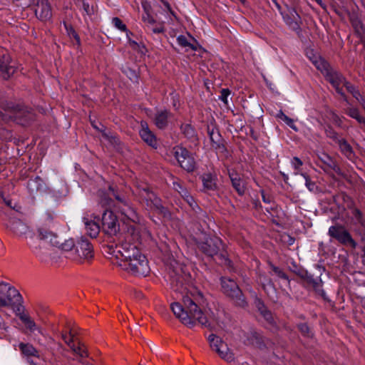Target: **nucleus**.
Listing matches in <instances>:
<instances>
[{"label": "nucleus", "mask_w": 365, "mask_h": 365, "mask_svg": "<svg viewBox=\"0 0 365 365\" xmlns=\"http://www.w3.org/2000/svg\"><path fill=\"white\" fill-rule=\"evenodd\" d=\"M171 309L175 317L188 327H193L199 324L210 329L216 327L223 329L224 324L220 320V316L213 312L209 316L205 315L194 299L188 296L183 297V305L178 302L171 304Z\"/></svg>", "instance_id": "obj_1"}, {"label": "nucleus", "mask_w": 365, "mask_h": 365, "mask_svg": "<svg viewBox=\"0 0 365 365\" xmlns=\"http://www.w3.org/2000/svg\"><path fill=\"white\" fill-rule=\"evenodd\" d=\"M106 252L111 263L121 269L122 263L133 261L137 257H141V260H144V255L141 253L137 246L128 242H122L115 247H108Z\"/></svg>", "instance_id": "obj_2"}, {"label": "nucleus", "mask_w": 365, "mask_h": 365, "mask_svg": "<svg viewBox=\"0 0 365 365\" xmlns=\"http://www.w3.org/2000/svg\"><path fill=\"white\" fill-rule=\"evenodd\" d=\"M22 302V296L14 287L0 281V309L9 308L17 314L23 309Z\"/></svg>", "instance_id": "obj_3"}, {"label": "nucleus", "mask_w": 365, "mask_h": 365, "mask_svg": "<svg viewBox=\"0 0 365 365\" xmlns=\"http://www.w3.org/2000/svg\"><path fill=\"white\" fill-rule=\"evenodd\" d=\"M93 257V249L91 242L84 237H81L75 245L74 250L66 255V258L78 263L89 262Z\"/></svg>", "instance_id": "obj_4"}, {"label": "nucleus", "mask_w": 365, "mask_h": 365, "mask_svg": "<svg viewBox=\"0 0 365 365\" xmlns=\"http://www.w3.org/2000/svg\"><path fill=\"white\" fill-rule=\"evenodd\" d=\"M221 284L223 292L231 297L237 306L245 307L247 305L245 297L234 280L222 277L221 279Z\"/></svg>", "instance_id": "obj_5"}, {"label": "nucleus", "mask_w": 365, "mask_h": 365, "mask_svg": "<svg viewBox=\"0 0 365 365\" xmlns=\"http://www.w3.org/2000/svg\"><path fill=\"white\" fill-rule=\"evenodd\" d=\"M207 340L212 350L217 353L222 359L227 363L234 361L235 357L233 353L230 350L227 344L219 336L212 334L209 335Z\"/></svg>", "instance_id": "obj_6"}, {"label": "nucleus", "mask_w": 365, "mask_h": 365, "mask_svg": "<svg viewBox=\"0 0 365 365\" xmlns=\"http://www.w3.org/2000/svg\"><path fill=\"white\" fill-rule=\"evenodd\" d=\"M172 153L182 168L187 171H192L195 167V160L190 152L183 147L175 146Z\"/></svg>", "instance_id": "obj_7"}, {"label": "nucleus", "mask_w": 365, "mask_h": 365, "mask_svg": "<svg viewBox=\"0 0 365 365\" xmlns=\"http://www.w3.org/2000/svg\"><path fill=\"white\" fill-rule=\"evenodd\" d=\"M329 235L336 240L339 243L344 245H349L354 249L357 246V243L352 238L350 233L344 228V227L336 225L331 226L328 231Z\"/></svg>", "instance_id": "obj_8"}, {"label": "nucleus", "mask_w": 365, "mask_h": 365, "mask_svg": "<svg viewBox=\"0 0 365 365\" xmlns=\"http://www.w3.org/2000/svg\"><path fill=\"white\" fill-rule=\"evenodd\" d=\"M122 269L135 276H145L149 273L148 262L144 255V260L137 257L133 261L122 263Z\"/></svg>", "instance_id": "obj_9"}, {"label": "nucleus", "mask_w": 365, "mask_h": 365, "mask_svg": "<svg viewBox=\"0 0 365 365\" xmlns=\"http://www.w3.org/2000/svg\"><path fill=\"white\" fill-rule=\"evenodd\" d=\"M109 192L110 195L115 197L118 201V210L121 215L124 217L122 220H128L133 223H136L139 221V217L135 212V210L131 205L125 200L121 199L115 192L114 189L111 187H109Z\"/></svg>", "instance_id": "obj_10"}, {"label": "nucleus", "mask_w": 365, "mask_h": 365, "mask_svg": "<svg viewBox=\"0 0 365 365\" xmlns=\"http://www.w3.org/2000/svg\"><path fill=\"white\" fill-rule=\"evenodd\" d=\"M200 247L207 255L210 257H220L227 261V259L225 258L222 254L219 255L222 247V242L220 238L217 237H209L205 242L200 244Z\"/></svg>", "instance_id": "obj_11"}, {"label": "nucleus", "mask_w": 365, "mask_h": 365, "mask_svg": "<svg viewBox=\"0 0 365 365\" xmlns=\"http://www.w3.org/2000/svg\"><path fill=\"white\" fill-rule=\"evenodd\" d=\"M102 230L108 235H115L120 230L117 217L110 210H106L103 214Z\"/></svg>", "instance_id": "obj_12"}, {"label": "nucleus", "mask_w": 365, "mask_h": 365, "mask_svg": "<svg viewBox=\"0 0 365 365\" xmlns=\"http://www.w3.org/2000/svg\"><path fill=\"white\" fill-rule=\"evenodd\" d=\"M11 230L19 237H24L26 239L29 238L28 245L34 250L36 254L37 253L36 247L34 246V237L29 227L21 220H15L11 225Z\"/></svg>", "instance_id": "obj_13"}, {"label": "nucleus", "mask_w": 365, "mask_h": 365, "mask_svg": "<svg viewBox=\"0 0 365 365\" xmlns=\"http://www.w3.org/2000/svg\"><path fill=\"white\" fill-rule=\"evenodd\" d=\"M141 197L145 200L149 209L158 213L165 214V208L161 204L160 200L148 188H144L140 193Z\"/></svg>", "instance_id": "obj_14"}, {"label": "nucleus", "mask_w": 365, "mask_h": 365, "mask_svg": "<svg viewBox=\"0 0 365 365\" xmlns=\"http://www.w3.org/2000/svg\"><path fill=\"white\" fill-rule=\"evenodd\" d=\"M0 71L4 78H10L16 71L15 63L13 62L9 54H4L0 58Z\"/></svg>", "instance_id": "obj_15"}, {"label": "nucleus", "mask_w": 365, "mask_h": 365, "mask_svg": "<svg viewBox=\"0 0 365 365\" xmlns=\"http://www.w3.org/2000/svg\"><path fill=\"white\" fill-rule=\"evenodd\" d=\"M283 19L286 24L292 30L299 29L301 18L296 10L293 8L287 9V11L282 13Z\"/></svg>", "instance_id": "obj_16"}, {"label": "nucleus", "mask_w": 365, "mask_h": 365, "mask_svg": "<svg viewBox=\"0 0 365 365\" xmlns=\"http://www.w3.org/2000/svg\"><path fill=\"white\" fill-rule=\"evenodd\" d=\"M35 14L41 21L50 19L52 13L48 0H38L35 7Z\"/></svg>", "instance_id": "obj_17"}, {"label": "nucleus", "mask_w": 365, "mask_h": 365, "mask_svg": "<svg viewBox=\"0 0 365 365\" xmlns=\"http://www.w3.org/2000/svg\"><path fill=\"white\" fill-rule=\"evenodd\" d=\"M144 9L145 13L142 16V21L145 26L153 33H162L164 30L163 24L155 21V19L148 12V9L145 7Z\"/></svg>", "instance_id": "obj_18"}, {"label": "nucleus", "mask_w": 365, "mask_h": 365, "mask_svg": "<svg viewBox=\"0 0 365 365\" xmlns=\"http://www.w3.org/2000/svg\"><path fill=\"white\" fill-rule=\"evenodd\" d=\"M139 134L142 140L148 145L156 148L158 145L157 138L154 133L150 130L145 121H141Z\"/></svg>", "instance_id": "obj_19"}, {"label": "nucleus", "mask_w": 365, "mask_h": 365, "mask_svg": "<svg viewBox=\"0 0 365 365\" xmlns=\"http://www.w3.org/2000/svg\"><path fill=\"white\" fill-rule=\"evenodd\" d=\"M327 78L335 88L337 93L343 96L342 85L345 83V78L342 75L336 71H330L327 73Z\"/></svg>", "instance_id": "obj_20"}, {"label": "nucleus", "mask_w": 365, "mask_h": 365, "mask_svg": "<svg viewBox=\"0 0 365 365\" xmlns=\"http://www.w3.org/2000/svg\"><path fill=\"white\" fill-rule=\"evenodd\" d=\"M207 132L212 143V147L218 152H224L225 150V148L222 143L221 135L217 129L214 128L210 129L208 128Z\"/></svg>", "instance_id": "obj_21"}, {"label": "nucleus", "mask_w": 365, "mask_h": 365, "mask_svg": "<svg viewBox=\"0 0 365 365\" xmlns=\"http://www.w3.org/2000/svg\"><path fill=\"white\" fill-rule=\"evenodd\" d=\"M83 222L87 234L91 237H96L100 232V226L98 223L89 217L88 215L83 217Z\"/></svg>", "instance_id": "obj_22"}, {"label": "nucleus", "mask_w": 365, "mask_h": 365, "mask_svg": "<svg viewBox=\"0 0 365 365\" xmlns=\"http://www.w3.org/2000/svg\"><path fill=\"white\" fill-rule=\"evenodd\" d=\"M19 315L21 321L24 324L26 328L31 332L37 331L38 334L43 335V332L42 329L38 327L35 322L27 314L23 313V310L16 314Z\"/></svg>", "instance_id": "obj_23"}, {"label": "nucleus", "mask_w": 365, "mask_h": 365, "mask_svg": "<svg viewBox=\"0 0 365 365\" xmlns=\"http://www.w3.org/2000/svg\"><path fill=\"white\" fill-rule=\"evenodd\" d=\"M170 117V113L166 110H157L153 117L155 125L160 129L165 128Z\"/></svg>", "instance_id": "obj_24"}, {"label": "nucleus", "mask_w": 365, "mask_h": 365, "mask_svg": "<svg viewBox=\"0 0 365 365\" xmlns=\"http://www.w3.org/2000/svg\"><path fill=\"white\" fill-rule=\"evenodd\" d=\"M38 238L46 243L51 244L53 246H58L60 245L55 234L43 228H39L38 230Z\"/></svg>", "instance_id": "obj_25"}, {"label": "nucleus", "mask_w": 365, "mask_h": 365, "mask_svg": "<svg viewBox=\"0 0 365 365\" xmlns=\"http://www.w3.org/2000/svg\"><path fill=\"white\" fill-rule=\"evenodd\" d=\"M229 176L232 182V185L240 195H244L245 187L244 182L237 173L234 172L229 173Z\"/></svg>", "instance_id": "obj_26"}, {"label": "nucleus", "mask_w": 365, "mask_h": 365, "mask_svg": "<svg viewBox=\"0 0 365 365\" xmlns=\"http://www.w3.org/2000/svg\"><path fill=\"white\" fill-rule=\"evenodd\" d=\"M257 282L261 284L265 292L274 289L272 279L265 273L259 272Z\"/></svg>", "instance_id": "obj_27"}, {"label": "nucleus", "mask_w": 365, "mask_h": 365, "mask_svg": "<svg viewBox=\"0 0 365 365\" xmlns=\"http://www.w3.org/2000/svg\"><path fill=\"white\" fill-rule=\"evenodd\" d=\"M204 187L207 190H215L216 188V178L211 173H205L202 176Z\"/></svg>", "instance_id": "obj_28"}, {"label": "nucleus", "mask_w": 365, "mask_h": 365, "mask_svg": "<svg viewBox=\"0 0 365 365\" xmlns=\"http://www.w3.org/2000/svg\"><path fill=\"white\" fill-rule=\"evenodd\" d=\"M255 303L259 312H260L261 315L264 318V319L267 321L269 323H272V314L267 309L263 302L259 299H257Z\"/></svg>", "instance_id": "obj_29"}, {"label": "nucleus", "mask_w": 365, "mask_h": 365, "mask_svg": "<svg viewBox=\"0 0 365 365\" xmlns=\"http://www.w3.org/2000/svg\"><path fill=\"white\" fill-rule=\"evenodd\" d=\"M177 41L180 46L185 48L187 51H188L189 49L196 51L197 49V43L194 40V43L190 42L185 36H179L177 38Z\"/></svg>", "instance_id": "obj_30"}, {"label": "nucleus", "mask_w": 365, "mask_h": 365, "mask_svg": "<svg viewBox=\"0 0 365 365\" xmlns=\"http://www.w3.org/2000/svg\"><path fill=\"white\" fill-rule=\"evenodd\" d=\"M338 143L341 153L348 158L352 159L354 154L351 145L344 139L339 140Z\"/></svg>", "instance_id": "obj_31"}, {"label": "nucleus", "mask_w": 365, "mask_h": 365, "mask_svg": "<svg viewBox=\"0 0 365 365\" xmlns=\"http://www.w3.org/2000/svg\"><path fill=\"white\" fill-rule=\"evenodd\" d=\"M181 131L183 135L191 140H195L197 139L195 129L190 124H182L181 125Z\"/></svg>", "instance_id": "obj_32"}, {"label": "nucleus", "mask_w": 365, "mask_h": 365, "mask_svg": "<svg viewBox=\"0 0 365 365\" xmlns=\"http://www.w3.org/2000/svg\"><path fill=\"white\" fill-rule=\"evenodd\" d=\"M19 349L22 354L26 356H37L38 351L31 344L21 343Z\"/></svg>", "instance_id": "obj_33"}, {"label": "nucleus", "mask_w": 365, "mask_h": 365, "mask_svg": "<svg viewBox=\"0 0 365 365\" xmlns=\"http://www.w3.org/2000/svg\"><path fill=\"white\" fill-rule=\"evenodd\" d=\"M73 352L81 358H85L88 356L87 351L83 344L78 343V346L73 344L71 346Z\"/></svg>", "instance_id": "obj_34"}, {"label": "nucleus", "mask_w": 365, "mask_h": 365, "mask_svg": "<svg viewBox=\"0 0 365 365\" xmlns=\"http://www.w3.org/2000/svg\"><path fill=\"white\" fill-rule=\"evenodd\" d=\"M170 285L174 291L182 292V281L180 277H171Z\"/></svg>", "instance_id": "obj_35"}, {"label": "nucleus", "mask_w": 365, "mask_h": 365, "mask_svg": "<svg viewBox=\"0 0 365 365\" xmlns=\"http://www.w3.org/2000/svg\"><path fill=\"white\" fill-rule=\"evenodd\" d=\"M173 187L184 199H186L190 195L188 191L182 187V184L178 180L173 182Z\"/></svg>", "instance_id": "obj_36"}, {"label": "nucleus", "mask_w": 365, "mask_h": 365, "mask_svg": "<svg viewBox=\"0 0 365 365\" xmlns=\"http://www.w3.org/2000/svg\"><path fill=\"white\" fill-rule=\"evenodd\" d=\"M173 187L184 199H186L190 195L188 191L182 187V184L178 180L173 182Z\"/></svg>", "instance_id": "obj_37"}, {"label": "nucleus", "mask_w": 365, "mask_h": 365, "mask_svg": "<svg viewBox=\"0 0 365 365\" xmlns=\"http://www.w3.org/2000/svg\"><path fill=\"white\" fill-rule=\"evenodd\" d=\"M112 23L114 25V26L119 29L121 31L126 32L127 36H128V34L130 32L127 30V27L125 24L123 23V21L118 17H114L112 19Z\"/></svg>", "instance_id": "obj_38"}, {"label": "nucleus", "mask_w": 365, "mask_h": 365, "mask_svg": "<svg viewBox=\"0 0 365 365\" xmlns=\"http://www.w3.org/2000/svg\"><path fill=\"white\" fill-rule=\"evenodd\" d=\"M278 118H279L282 120H283L291 128L294 129V130H297L294 120L292 118H289L287 115H286L282 112H280L278 114Z\"/></svg>", "instance_id": "obj_39"}, {"label": "nucleus", "mask_w": 365, "mask_h": 365, "mask_svg": "<svg viewBox=\"0 0 365 365\" xmlns=\"http://www.w3.org/2000/svg\"><path fill=\"white\" fill-rule=\"evenodd\" d=\"M346 113L351 118L356 119L358 122L362 118L360 115L359 110L356 108L350 107L347 108Z\"/></svg>", "instance_id": "obj_40"}, {"label": "nucleus", "mask_w": 365, "mask_h": 365, "mask_svg": "<svg viewBox=\"0 0 365 365\" xmlns=\"http://www.w3.org/2000/svg\"><path fill=\"white\" fill-rule=\"evenodd\" d=\"M65 29L66 30L67 34L70 38H73L76 40L78 43H80V38L75 31V30L73 29L71 26H68L66 24H64Z\"/></svg>", "instance_id": "obj_41"}, {"label": "nucleus", "mask_w": 365, "mask_h": 365, "mask_svg": "<svg viewBox=\"0 0 365 365\" xmlns=\"http://www.w3.org/2000/svg\"><path fill=\"white\" fill-rule=\"evenodd\" d=\"M75 245L71 240L66 241L63 244H61V249L65 252V257L71 250H74Z\"/></svg>", "instance_id": "obj_42"}, {"label": "nucleus", "mask_w": 365, "mask_h": 365, "mask_svg": "<svg viewBox=\"0 0 365 365\" xmlns=\"http://www.w3.org/2000/svg\"><path fill=\"white\" fill-rule=\"evenodd\" d=\"M291 163H292V167L295 170L294 174L295 175L301 174L299 173V170H300V168L302 167V165L303 164L302 161L299 158H298L297 157H294L292 160Z\"/></svg>", "instance_id": "obj_43"}, {"label": "nucleus", "mask_w": 365, "mask_h": 365, "mask_svg": "<svg viewBox=\"0 0 365 365\" xmlns=\"http://www.w3.org/2000/svg\"><path fill=\"white\" fill-rule=\"evenodd\" d=\"M62 339L65 341V343L66 344H68L70 347H71V346L74 344L73 341L75 339H74V336L72 333V330L70 331L69 336H67L66 334H63Z\"/></svg>", "instance_id": "obj_44"}, {"label": "nucleus", "mask_w": 365, "mask_h": 365, "mask_svg": "<svg viewBox=\"0 0 365 365\" xmlns=\"http://www.w3.org/2000/svg\"><path fill=\"white\" fill-rule=\"evenodd\" d=\"M230 94V91L229 89H222L220 93V99L225 103L227 104V98Z\"/></svg>", "instance_id": "obj_45"}, {"label": "nucleus", "mask_w": 365, "mask_h": 365, "mask_svg": "<svg viewBox=\"0 0 365 365\" xmlns=\"http://www.w3.org/2000/svg\"><path fill=\"white\" fill-rule=\"evenodd\" d=\"M272 270L274 272V273L280 278L288 280L287 275L279 267H277L275 266H272Z\"/></svg>", "instance_id": "obj_46"}, {"label": "nucleus", "mask_w": 365, "mask_h": 365, "mask_svg": "<svg viewBox=\"0 0 365 365\" xmlns=\"http://www.w3.org/2000/svg\"><path fill=\"white\" fill-rule=\"evenodd\" d=\"M320 159L329 167L332 168L334 165L333 160L327 155L323 154Z\"/></svg>", "instance_id": "obj_47"}, {"label": "nucleus", "mask_w": 365, "mask_h": 365, "mask_svg": "<svg viewBox=\"0 0 365 365\" xmlns=\"http://www.w3.org/2000/svg\"><path fill=\"white\" fill-rule=\"evenodd\" d=\"M4 201L8 207H11L13 210L19 211V209L21 208L16 203H14L12 200L10 199L4 198Z\"/></svg>", "instance_id": "obj_48"}, {"label": "nucleus", "mask_w": 365, "mask_h": 365, "mask_svg": "<svg viewBox=\"0 0 365 365\" xmlns=\"http://www.w3.org/2000/svg\"><path fill=\"white\" fill-rule=\"evenodd\" d=\"M299 329L304 336H309V328L306 324H301L298 326Z\"/></svg>", "instance_id": "obj_49"}, {"label": "nucleus", "mask_w": 365, "mask_h": 365, "mask_svg": "<svg viewBox=\"0 0 365 365\" xmlns=\"http://www.w3.org/2000/svg\"><path fill=\"white\" fill-rule=\"evenodd\" d=\"M301 175H302L304 177V178L305 179V184H306L307 187L309 190H312L314 187V184L311 182L309 177L306 174L301 173Z\"/></svg>", "instance_id": "obj_50"}, {"label": "nucleus", "mask_w": 365, "mask_h": 365, "mask_svg": "<svg viewBox=\"0 0 365 365\" xmlns=\"http://www.w3.org/2000/svg\"><path fill=\"white\" fill-rule=\"evenodd\" d=\"M110 197H106V195L101 196V204H102L103 206H110Z\"/></svg>", "instance_id": "obj_51"}, {"label": "nucleus", "mask_w": 365, "mask_h": 365, "mask_svg": "<svg viewBox=\"0 0 365 365\" xmlns=\"http://www.w3.org/2000/svg\"><path fill=\"white\" fill-rule=\"evenodd\" d=\"M352 215L355 217V220H356L357 222H361V212L358 209H354L352 211Z\"/></svg>", "instance_id": "obj_52"}, {"label": "nucleus", "mask_w": 365, "mask_h": 365, "mask_svg": "<svg viewBox=\"0 0 365 365\" xmlns=\"http://www.w3.org/2000/svg\"><path fill=\"white\" fill-rule=\"evenodd\" d=\"M342 86H345L346 90L349 92H350L351 93H354V91L356 90V88L351 84L348 83L346 80H345V83H344Z\"/></svg>", "instance_id": "obj_53"}, {"label": "nucleus", "mask_w": 365, "mask_h": 365, "mask_svg": "<svg viewBox=\"0 0 365 365\" xmlns=\"http://www.w3.org/2000/svg\"><path fill=\"white\" fill-rule=\"evenodd\" d=\"M185 200L187 202V204L192 207L194 209L195 206H196L195 205V202L193 200V197L190 195L188 197H187L186 199H185Z\"/></svg>", "instance_id": "obj_54"}, {"label": "nucleus", "mask_w": 365, "mask_h": 365, "mask_svg": "<svg viewBox=\"0 0 365 365\" xmlns=\"http://www.w3.org/2000/svg\"><path fill=\"white\" fill-rule=\"evenodd\" d=\"M135 228L133 225H130L128 230V232H130V235L133 236V239H138V234L135 233Z\"/></svg>", "instance_id": "obj_55"}, {"label": "nucleus", "mask_w": 365, "mask_h": 365, "mask_svg": "<svg viewBox=\"0 0 365 365\" xmlns=\"http://www.w3.org/2000/svg\"><path fill=\"white\" fill-rule=\"evenodd\" d=\"M351 94L359 102L364 101V98L361 96L360 93L356 89Z\"/></svg>", "instance_id": "obj_56"}, {"label": "nucleus", "mask_w": 365, "mask_h": 365, "mask_svg": "<svg viewBox=\"0 0 365 365\" xmlns=\"http://www.w3.org/2000/svg\"><path fill=\"white\" fill-rule=\"evenodd\" d=\"M361 250L363 252L362 257H365V235L361 236Z\"/></svg>", "instance_id": "obj_57"}, {"label": "nucleus", "mask_w": 365, "mask_h": 365, "mask_svg": "<svg viewBox=\"0 0 365 365\" xmlns=\"http://www.w3.org/2000/svg\"><path fill=\"white\" fill-rule=\"evenodd\" d=\"M83 9L84 11H86V13L88 14V15H90V11H89V6L88 4L86 3H83Z\"/></svg>", "instance_id": "obj_58"}, {"label": "nucleus", "mask_w": 365, "mask_h": 365, "mask_svg": "<svg viewBox=\"0 0 365 365\" xmlns=\"http://www.w3.org/2000/svg\"><path fill=\"white\" fill-rule=\"evenodd\" d=\"M311 60L313 61V63L315 64V66L319 68V69H321L320 68V66H319V62L316 60V59H312Z\"/></svg>", "instance_id": "obj_59"}, {"label": "nucleus", "mask_w": 365, "mask_h": 365, "mask_svg": "<svg viewBox=\"0 0 365 365\" xmlns=\"http://www.w3.org/2000/svg\"><path fill=\"white\" fill-rule=\"evenodd\" d=\"M161 1H162V2L163 3V4L165 5V7H167L168 9H170V5H169V4H168L167 1H163V0H161Z\"/></svg>", "instance_id": "obj_60"}, {"label": "nucleus", "mask_w": 365, "mask_h": 365, "mask_svg": "<svg viewBox=\"0 0 365 365\" xmlns=\"http://www.w3.org/2000/svg\"><path fill=\"white\" fill-rule=\"evenodd\" d=\"M359 123L363 124L365 126V118L362 117Z\"/></svg>", "instance_id": "obj_61"}, {"label": "nucleus", "mask_w": 365, "mask_h": 365, "mask_svg": "<svg viewBox=\"0 0 365 365\" xmlns=\"http://www.w3.org/2000/svg\"><path fill=\"white\" fill-rule=\"evenodd\" d=\"M359 123L363 124L365 126V118L362 117Z\"/></svg>", "instance_id": "obj_62"}, {"label": "nucleus", "mask_w": 365, "mask_h": 365, "mask_svg": "<svg viewBox=\"0 0 365 365\" xmlns=\"http://www.w3.org/2000/svg\"><path fill=\"white\" fill-rule=\"evenodd\" d=\"M262 199H263V201L265 202H269V201L267 200V198L265 197L264 195L262 194Z\"/></svg>", "instance_id": "obj_63"}, {"label": "nucleus", "mask_w": 365, "mask_h": 365, "mask_svg": "<svg viewBox=\"0 0 365 365\" xmlns=\"http://www.w3.org/2000/svg\"><path fill=\"white\" fill-rule=\"evenodd\" d=\"M361 106H363V108L365 109V100L364 99V101H361V102H359Z\"/></svg>", "instance_id": "obj_64"}]
</instances>
